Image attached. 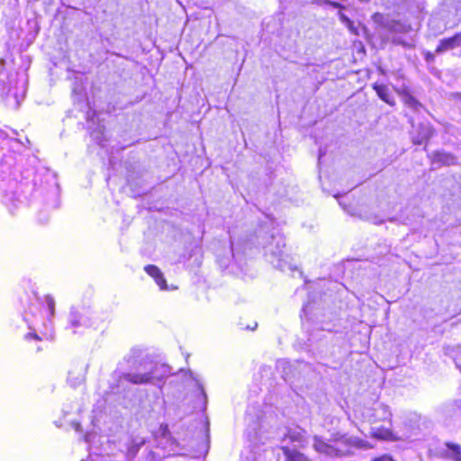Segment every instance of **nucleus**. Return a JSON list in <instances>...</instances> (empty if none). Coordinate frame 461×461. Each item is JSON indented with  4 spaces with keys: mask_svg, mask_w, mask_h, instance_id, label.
I'll return each mask as SVG.
<instances>
[{
    "mask_svg": "<svg viewBox=\"0 0 461 461\" xmlns=\"http://www.w3.org/2000/svg\"><path fill=\"white\" fill-rule=\"evenodd\" d=\"M370 436L373 438L382 441H397L399 439V437H397L392 429L384 427L373 429L370 432Z\"/></svg>",
    "mask_w": 461,
    "mask_h": 461,
    "instance_id": "8",
    "label": "nucleus"
},
{
    "mask_svg": "<svg viewBox=\"0 0 461 461\" xmlns=\"http://www.w3.org/2000/svg\"><path fill=\"white\" fill-rule=\"evenodd\" d=\"M122 378L132 384H151L154 380L153 373H126L122 375Z\"/></svg>",
    "mask_w": 461,
    "mask_h": 461,
    "instance_id": "4",
    "label": "nucleus"
},
{
    "mask_svg": "<svg viewBox=\"0 0 461 461\" xmlns=\"http://www.w3.org/2000/svg\"><path fill=\"white\" fill-rule=\"evenodd\" d=\"M45 301L48 307V312L50 316H53L55 313V301L50 295H47L45 297Z\"/></svg>",
    "mask_w": 461,
    "mask_h": 461,
    "instance_id": "16",
    "label": "nucleus"
},
{
    "mask_svg": "<svg viewBox=\"0 0 461 461\" xmlns=\"http://www.w3.org/2000/svg\"><path fill=\"white\" fill-rule=\"evenodd\" d=\"M423 57L427 63H432L435 60V54L429 50L423 52Z\"/></svg>",
    "mask_w": 461,
    "mask_h": 461,
    "instance_id": "19",
    "label": "nucleus"
},
{
    "mask_svg": "<svg viewBox=\"0 0 461 461\" xmlns=\"http://www.w3.org/2000/svg\"><path fill=\"white\" fill-rule=\"evenodd\" d=\"M10 205L12 206V208H9V211L11 213H13V208L16 207L15 201L13 198H10Z\"/></svg>",
    "mask_w": 461,
    "mask_h": 461,
    "instance_id": "22",
    "label": "nucleus"
},
{
    "mask_svg": "<svg viewBox=\"0 0 461 461\" xmlns=\"http://www.w3.org/2000/svg\"><path fill=\"white\" fill-rule=\"evenodd\" d=\"M391 32H408L411 27L405 26L401 21L393 20L390 23L384 25Z\"/></svg>",
    "mask_w": 461,
    "mask_h": 461,
    "instance_id": "14",
    "label": "nucleus"
},
{
    "mask_svg": "<svg viewBox=\"0 0 461 461\" xmlns=\"http://www.w3.org/2000/svg\"><path fill=\"white\" fill-rule=\"evenodd\" d=\"M397 94L402 97V103L411 109L418 111L422 106L407 87L397 90Z\"/></svg>",
    "mask_w": 461,
    "mask_h": 461,
    "instance_id": "7",
    "label": "nucleus"
},
{
    "mask_svg": "<svg viewBox=\"0 0 461 461\" xmlns=\"http://www.w3.org/2000/svg\"><path fill=\"white\" fill-rule=\"evenodd\" d=\"M372 88L375 91L378 97L390 106L395 105V100L391 95L388 87L384 84L375 83Z\"/></svg>",
    "mask_w": 461,
    "mask_h": 461,
    "instance_id": "9",
    "label": "nucleus"
},
{
    "mask_svg": "<svg viewBox=\"0 0 461 461\" xmlns=\"http://www.w3.org/2000/svg\"><path fill=\"white\" fill-rule=\"evenodd\" d=\"M346 445H348V446H353V447H358V448H366V449H368V448H372L373 447V445H371L370 443H368L367 441H365L363 439H356L354 441H350V440H344L343 441Z\"/></svg>",
    "mask_w": 461,
    "mask_h": 461,
    "instance_id": "15",
    "label": "nucleus"
},
{
    "mask_svg": "<svg viewBox=\"0 0 461 461\" xmlns=\"http://www.w3.org/2000/svg\"><path fill=\"white\" fill-rule=\"evenodd\" d=\"M372 18L375 22H379L384 18V15L380 13H375Z\"/></svg>",
    "mask_w": 461,
    "mask_h": 461,
    "instance_id": "21",
    "label": "nucleus"
},
{
    "mask_svg": "<svg viewBox=\"0 0 461 461\" xmlns=\"http://www.w3.org/2000/svg\"><path fill=\"white\" fill-rule=\"evenodd\" d=\"M370 461H396L390 454H383L379 456L373 457Z\"/></svg>",
    "mask_w": 461,
    "mask_h": 461,
    "instance_id": "18",
    "label": "nucleus"
},
{
    "mask_svg": "<svg viewBox=\"0 0 461 461\" xmlns=\"http://www.w3.org/2000/svg\"><path fill=\"white\" fill-rule=\"evenodd\" d=\"M435 131L429 122L420 123L413 130L412 143L414 145L427 144Z\"/></svg>",
    "mask_w": 461,
    "mask_h": 461,
    "instance_id": "1",
    "label": "nucleus"
},
{
    "mask_svg": "<svg viewBox=\"0 0 461 461\" xmlns=\"http://www.w3.org/2000/svg\"><path fill=\"white\" fill-rule=\"evenodd\" d=\"M145 272L151 276L161 290L167 289V283L161 270L155 265H147Z\"/></svg>",
    "mask_w": 461,
    "mask_h": 461,
    "instance_id": "6",
    "label": "nucleus"
},
{
    "mask_svg": "<svg viewBox=\"0 0 461 461\" xmlns=\"http://www.w3.org/2000/svg\"><path fill=\"white\" fill-rule=\"evenodd\" d=\"M461 46V32L453 34L450 37L441 39L436 49V53H442Z\"/></svg>",
    "mask_w": 461,
    "mask_h": 461,
    "instance_id": "3",
    "label": "nucleus"
},
{
    "mask_svg": "<svg viewBox=\"0 0 461 461\" xmlns=\"http://www.w3.org/2000/svg\"><path fill=\"white\" fill-rule=\"evenodd\" d=\"M324 4L331 6V7H334V8H338L339 10H343L345 9V6L343 5H341L340 3L339 2H334V1H330V0H325L324 1Z\"/></svg>",
    "mask_w": 461,
    "mask_h": 461,
    "instance_id": "20",
    "label": "nucleus"
},
{
    "mask_svg": "<svg viewBox=\"0 0 461 461\" xmlns=\"http://www.w3.org/2000/svg\"><path fill=\"white\" fill-rule=\"evenodd\" d=\"M280 449L285 456L284 461H312L307 455L296 448L288 446H281Z\"/></svg>",
    "mask_w": 461,
    "mask_h": 461,
    "instance_id": "5",
    "label": "nucleus"
},
{
    "mask_svg": "<svg viewBox=\"0 0 461 461\" xmlns=\"http://www.w3.org/2000/svg\"><path fill=\"white\" fill-rule=\"evenodd\" d=\"M285 438L288 439L290 442H302L303 437L299 433H287L285 436Z\"/></svg>",
    "mask_w": 461,
    "mask_h": 461,
    "instance_id": "17",
    "label": "nucleus"
},
{
    "mask_svg": "<svg viewBox=\"0 0 461 461\" xmlns=\"http://www.w3.org/2000/svg\"><path fill=\"white\" fill-rule=\"evenodd\" d=\"M313 448L318 453H322L326 455H331L335 454L336 456H344L347 455L346 452H343L341 450H339L338 448L330 446V444L326 443L325 441L321 439H316L313 444Z\"/></svg>",
    "mask_w": 461,
    "mask_h": 461,
    "instance_id": "10",
    "label": "nucleus"
},
{
    "mask_svg": "<svg viewBox=\"0 0 461 461\" xmlns=\"http://www.w3.org/2000/svg\"><path fill=\"white\" fill-rule=\"evenodd\" d=\"M24 342L26 343V347L29 349H35L36 352L42 350V348L39 346V343L42 340V339L36 332H28L24 335Z\"/></svg>",
    "mask_w": 461,
    "mask_h": 461,
    "instance_id": "11",
    "label": "nucleus"
},
{
    "mask_svg": "<svg viewBox=\"0 0 461 461\" xmlns=\"http://www.w3.org/2000/svg\"><path fill=\"white\" fill-rule=\"evenodd\" d=\"M339 18L348 27L351 33L354 35H358V30L354 25V22L349 19L344 13L339 12Z\"/></svg>",
    "mask_w": 461,
    "mask_h": 461,
    "instance_id": "13",
    "label": "nucleus"
},
{
    "mask_svg": "<svg viewBox=\"0 0 461 461\" xmlns=\"http://www.w3.org/2000/svg\"><path fill=\"white\" fill-rule=\"evenodd\" d=\"M446 447L452 452V456H447V457L453 459L454 461H461V446L454 442H446Z\"/></svg>",
    "mask_w": 461,
    "mask_h": 461,
    "instance_id": "12",
    "label": "nucleus"
},
{
    "mask_svg": "<svg viewBox=\"0 0 461 461\" xmlns=\"http://www.w3.org/2000/svg\"><path fill=\"white\" fill-rule=\"evenodd\" d=\"M429 158L430 163L438 167H449L457 164L456 157L453 153L444 150L433 151Z\"/></svg>",
    "mask_w": 461,
    "mask_h": 461,
    "instance_id": "2",
    "label": "nucleus"
}]
</instances>
